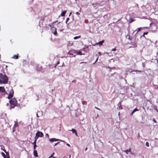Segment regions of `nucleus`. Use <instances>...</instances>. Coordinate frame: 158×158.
Returning a JSON list of instances; mask_svg holds the SVG:
<instances>
[{
	"instance_id": "f257e3e1",
	"label": "nucleus",
	"mask_w": 158,
	"mask_h": 158,
	"mask_svg": "<svg viewBox=\"0 0 158 158\" xmlns=\"http://www.w3.org/2000/svg\"><path fill=\"white\" fill-rule=\"evenodd\" d=\"M8 78L6 75L2 73L0 74V83L6 84L7 83Z\"/></svg>"
},
{
	"instance_id": "f03ea898",
	"label": "nucleus",
	"mask_w": 158,
	"mask_h": 158,
	"mask_svg": "<svg viewBox=\"0 0 158 158\" xmlns=\"http://www.w3.org/2000/svg\"><path fill=\"white\" fill-rule=\"evenodd\" d=\"M10 106L9 107L10 109L14 108L16 106H18L17 104V102L15 98H13L9 101Z\"/></svg>"
},
{
	"instance_id": "7ed1b4c3",
	"label": "nucleus",
	"mask_w": 158,
	"mask_h": 158,
	"mask_svg": "<svg viewBox=\"0 0 158 158\" xmlns=\"http://www.w3.org/2000/svg\"><path fill=\"white\" fill-rule=\"evenodd\" d=\"M9 94L8 96V98L9 99L11 98L13 96L14 91L12 89H11L9 91Z\"/></svg>"
},
{
	"instance_id": "20e7f679",
	"label": "nucleus",
	"mask_w": 158,
	"mask_h": 158,
	"mask_svg": "<svg viewBox=\"0 0 158 158\" xmlns=\"http://www.w3.org/2000/svg\"><path fill=\"white\" fill-rule=\"evenodd\" d=\"M51 27V30L52 33L55 35H57V32L56 28L54 27Z\"/></svg>"
},
{
	"instance_id": "39448f33",
	"label": "nucleus",
	"mask_w": 158,
	"mask_h": 158,
	"mask_svg": "<svg viewBox=\"0 0 158 158\" xmlns=\"http://www.w3.org/2000/svg\"><path fill=\"white\" fill-rule=\"evenodd\" d=\"M4 152L6 153V155L4 153L2 152V154L3 157L4 158H9V153L6 152L5 150H4Z\"/></svg>"
},
{
	"instance_id": "423d86ee",
	"label": "nucleus",
	"mask_w": 158,
	"mask_h": 158,
	"mask_svg": "<svg viewBox=\"0 0 158 158\" xmlns=\"http://www.w3.org/2000/svg\"><path fill=\"white\" fill-rule=\"evenodd\" d=\"M35 135H37L39 137H42L44 136V134L42 132L39 131H38L37 132Z\"/></svg>"
},
{
	"instance_id": "0eeeda50",
	"label": "nucleus",
	"mask_w": 158,
	"mask_h": 158,
	"mask_svg": "<svg viewBox=\"0 0 158 158\" xmlns=\"http://www.w3.org/2000/svg\"><path fill=\"white\" fill-rule=\"evenodd\" d=\"M49 141L51 142H53L56 141H60L61 142H64V141L62 140L59 139H55L54 138H52L51 139H49Z\"/></svg>"
},
{
	"instance_id": "6e6552de",
	"label": "nucleus",
	"mask_w": 158,
	"mask_h": 158,
	"mask_svg": "<svg viewBox=\"0 0 158 158\" xmlns=\"http://www.w3.org/2000/svg\"><path fill=\"white\" fill-rule=\"evenodd\" d=\"M18 126V122H15V123L13 127V131H15V128L16 127Z\"/></svg>"
},
{
	"instance_id": "1a4fd4ad",
	"label": "nucleus",
	"mask_w": 158,
	"mask_h": 158,
	"mask_svg": "<svg viewBox=\"0 0 158 158\" xmlns=\"http://www.w3.org/2000/svg\"><path fill=\"white\" fill-rule=\"evenodd\" d=\"M33 155L35 157H38V155L37 154V151L35 150H34L33 152Z\"/></svg>"
},
{
	"instance_id": "9d476101",
	"label": "nucleus",
	"mask_w": 158,
	"mask_h": 158,
	"mask_svg": "<svg viewBox=\"0 0 158 158\" xmlns=\"http://www.w3.org/2000/svg\"><path fill=\"white\" fill-rule=\"evenodd\" d=\"M5 90L3 87H0V93H3L5 92Z\"/></svg>"
},
{
	"instance_id": "9b49d317",
	"label": "nucleus",
	"mask_w": 158,
	"mask_h": 158,
	"mask_svg": "<svg viewBox=\"0 0 158 158\" xmlns=\"http://www.w3.org/2000/svg\"><path fill=\"white\" fill-rule=\"evenodd\" d=\"M71 131L73 133L75 134V135L77 136V131L75 129L73 128L72 129Z\"/></svg>"
},
{
	"instance_id": "f8f14e48",
	"label": "nucleus",
	"mask_w": 158,
	"mask_h": 158,
	"mask_svg": "<svg viewBox=\"0 0 158 158\" xmlns=\"http://www.w3.org/2000/svg\"><path fill=\"white\" fill-rule=\"evenodd\" d=\"M66 11L65 10H64L63 12H62L61 15V16H64L65 15V14L66 13Z\"/></svg>"
},
{
	"instance_id": "ddd939ff",
	"label": "nucleus",
	"mask_w": 158,
	"mask_h": 158,
	"mask_svg": "<svg viewBox=\"0 0 158 158\" xmlns=\"http://www.w3.org/2000/svg\"><path fill=\"white\" fill-rule=\"evenodd\" d=\"M138 110L136 108H135L132 111V113H131V115H132L135 112Z\"/></svg>"
},
{
	"instance_id": "4468645a",
	"label": "nucleus",
	"mask_w": 158,
	"mask_h": 158,
	"mask_svg": "<svg viewBox=\"0 0 158 158\" xmlns=\"http://www.w3.org/2000/svg\"><path fill=\"white\" fill-rule=\"evenodd\" d=\"M13 58L15 59H17L18 58V55H14L12 57Z\"/></svg>"
},
{
	"instance_id": "2eb2a0df",
	"label": "nucleus",
	"mask_w": 158,
	"mask_h": 158,
	"mask_svg": "<svg viewBox=\"0 0 158 158\" xmlns=\"http://www.w3.org/2000/svg\"><path fill=\"white\" fill-rule=\"evenodd\" d=\"M104 42V40H102V41H100V42H99L98 44L99 45H101L103 43V42Z\"/></svg>"
},
{
	"instance_id": "dca6fc26",
	"label": "nucleus",
	"mask_w": 158,
	"mask_h": 158,
	"mask_svg": "<svg viewBox=\"0 0 158 158\" xmlns=\"http://www.w3.org/2000/svg\"><path fill=\"white\" fill-rule=\"evenodd\" d=\"M81 37V36L80 35H79V36H75V37H74L73 38V39H74V40H76L77 39H78V38H80Z\"/></svg>"
},
{
	"instance_id": "f3484780",
	"label": "nucleus",
	"mask_w": 158,
	"mask_h": 158,
	"mask_svg": "<svg viewBox=\"0 0 158 158\" xmlns=\"http://www.w3.org/2000/svg\"><path fill=\"white\" fill-rule=\"evenodd\" d=\"M130 152V150L127 149L124 151V152L126 153V154H127L128 152Z\"/></svg>"
},
{
	"instance_id": "a211bd4d",
	"label": "nucleus",
	"mask_w": 158,
	"mask_h": 158,
	"mask_svg": "<svg viewBox=\"0 0 158 158\" xmlns=\"http://www.w3.org/2000/svg\"><path fill=\"white\" fill-rule=\"evenodd\" d=\"M83 54H84L82 53V52L81 51H78L77 55H83Z\"/></svg>"
},
{
	"instance_id": "6ab92c4d",
	"label": "nucleus",
	"mask_w": 158,
	"mask_h": 158,
	"mask_svg": "<svg viewBox=\"0 0 158 158\" xmlns=\"http://www.w3.org/2000/svg\"><path fill=\"white\" fill-rule=\"evenodd\" d=\"M141 29V27H139V28H138L137 30V31L136 32V34H137L139 31H140Z\"/></svg>"
},
{
	"instance_id": "aec40b11",
	"label": "nucleus",
	"mask_w": 158,
	"mask_h": 158,
	"mask_svg": "<svg viewBox=\"0 0 158 158\" xmlns=\"http://www.w3.org/2000/svg\"><path fill=\"white\" fill-rule=\"evenodd\" d=\"M39 138V137H38V136L37 135H35V140L36 141Z\"/></svg>"
},
{
	"instance_id": "412c9836",
	"label": "nucleus",
	"mask_w": 158,
	"mask_h": 158,
	"mask_svg": "<svg viewBox=\"0 0 158 158\" xmlns=\"http://www.w3.org/2000/svg\"><path fill=\"white\" fill-rule=\"evenodd\" d=\"M148 32H144L143 33L142 36H143V37H144V35H147L148 34Z\"/></svg>"
},
{
	"instance_id": "4be33fe9",
	"label": "nucleus",
	"mask_w": 158,
	"mask_h": 158,
	"mask_svg": "<svg viewBox=\"0 0 158 158\" xmlns=\"http://www.w3.org/2000/svg\"><path fill=\"white\" fill-rule=\"evenodd\" d=\"M78 52V51H77V50H74V52L75 54H76L77 55Z\"/></svg>"
},
{
	"instance_id": "5701e85b",
	"label": "nucleus",
	"mask_w": 158,
	"mask_h": 158,
	"mask_svg": "<svg viewBox=\"0 0 158 158\" xmlns=\"http://www.w3.org/2000/svg\"><path fill=\"white\" fill-rule=\"evenodd\" d=\"M92 5L94 8L96 7H97V4H96L93 3L92 4Z\"/></svg>"
},
{
	"instance_id": "b1692460",
	"label": "nucleus",
	"mask_w": 158,
	"mask_h": 158,
	"mask_svg": "<svg viewBox=\"0 0 158 158\" xmlns=\"http://www.w3.org/2000/svg\"><path fill=\"white\" fill-rule=\"evenodd\" d=\"M69 20V18H67L66 20L65 23H67Z\"/></svg>"
},
{
	"instance_id": "393cba45",
	"label": "nucleus",
	"mask_w": 158,
	"mask_h": 158,
	"mask_svg": "<svg viewBox=\"0 0 158 158\" xmlns=\"http://www.w3.org/2000/svg\"><path fill=\"white\" fill-rule=\"evenodd\" d=\"M146 145L147 147H149V143L148 142H146Z\"/></svg>"
},
{
	"instance_id": "a878e982",
	"label": "nucleus",
	"mask_w": 158,
	"mask_h": 158,
	"mask_svg": "<svg viewBox=\"0 0 158 158\" xmlns=\"http://www.w3.org/2000/svg\"><path fill=\"white\" fill-rule=\"evenodd\" d=\"M55 153H53L51 155V156H50L49 157V158H51V157H52L54 155Z\"/></svg>"
},
{
	"instance_id": "bb28decb",
	"label": "nucleus",
	"mask_w": 158,
	"mask_h": 158,
	"mask_svg": "<svg viewBox=\"0 0 158 158\" xmlns=\"http://www.w3.org/2000/svg\"><path fill=\"white\" fill-rule=\"evenodd\" d=\"M36 144L34 145L33 148H34V150H35V148H36Z\"/></svg>"
},
{
	"instance_id": "cd10ccee",
	"label": "nucleus",
	"mask_w": 158,
	"mask_h": 158,
	"mask_svg": "<svg viewBox=\"0 0 158 158\" xmlns=\"http://www.w3.org/2000/svg\"><path fill=\"white\" fill-rule=\"evenodd\" d=\"M116 49L115 48H114L112 49H111V51H116Z\"/></svg>"
},
{
	"instance_id": "c85d7f7f",
	"label": "nucleus",
	"mask_w": 158,
	"mask_h": 158,
	"mask_svg": "<svg viewBox=\"0 0 158 158\" xmlns=\"http://www.w3.org/2000/svg\"><path fill=\"white\" fill-rule=\"evenodd\" d=\"M76 14L77 15H78V16H79L80 14V13L78 12H76Z\"/></svg>"
},
{
	"instance_id": "c756f323",
	"label": "nucleus",
	"mask_w": 158,
	"mask_h": 158,
	"mask_svg": "<svg viewBox=\"0 0 158 158\" xmlns=\"http://www.w3.org/2000/svg\"><path fill=\"white\" fill-rule=\"evenodd\" d=\"M36 141L35 140V141L33 143V144L34 145L36 144Z\"/></svg>"
},
{
	"instance_id": "7c9ffc66",
	"label": "nucleus",
	"mask_w": 158,
	"mask_h": 158,
	"mask_svg": "<svg viewBox=\"0 0 158 158\" xmlns=\"http://www.w3.org/2000/svg\"><path fill=\"white\" fill-rule=\"evenodd\" d=\"M122 106H121V105H120V106H119V109H122Z\"/></svg>"
},
{
	"instance_id": "2f4dec72",
	"label": "nucleus",
	"mask_w": 158,
	"mask_h": 158,
	"mask_svg": "<svg viewBox=\"0 0 158 158\" xmlns=\"http://www.w3.org/2000/svg\"><path fill=\"white\" fill-rule=\"evenodd\" d=\"M142 65L143 67H144L145 66V64L144 63H143L142 64Z\"/></svg>"
},
{
	"instance_id": "473e14b6",
	"label": "nucleus",
	"mask_w": 158,
	"mask_h": 158,
	"mask_svg": "<svg viewBox=\"0 0 158 158\" xmlns=\"http://www.w3.org/2000/svg\"><path fill=\"white\" fill-rule=\"evenodd\" d=\"M82 63H84V64H86V62H81L80 63V64H82Z\"/></svg>"
},
{
	"instance_id": "72a5a7b5",
	"label": "nucleus",
	"mask_w": 158,
	"mask_h": 158,
	"mask_svg": "<svg viewBox=\"0 0 158 158\" xmlns=\"http://www.w3.org/2000/svg\"><path fill=\"white\" fill-rule=\"evenodd\" d=\"M59 143V142H58V143H55V146H56Z\"/></svg>"
},
{
	"instance_id": "f704fd0d",
	"label": "nucleus",
	"mask_w": 158,
	"mask_h": 158,
	"mask_svg": "<svg viewBox=\"0 0 158 158\" xmlns=\"http://www.w3.org/2000/svg\"><path fill=\"white\" fill-rule=\"evenodd\" d=\"M66 145L69 147H70V145L69 144L67 143V144Z\"/></svg>"
},
{
	"instance_id": "c9c22d12",
	"label": "nucleus",
	"mask_w": 158,
	"mask_h": 158,
	"mask_svg": "<svg viewBox=\"0 0 158 158\" xmlns=\"http://www.w3.org/2000/svg\"><path fill=\"white\" fill-rule=\"evenodd\" d=\"M98 58H97V59H96V61H95V62H96L98 61Z\"/></svg>"
},
{
	"instance_id": "e433bc0d",
	"label": "nucleus",
	"mask_w": 158,
	"mask_h": 158,
	"mask_svg": "<svg viewBox=\"0 0 158 158\" xmlns=\"http://www.w3.org/2000/svg\"><path fill=\"white\" fill-rule=\"evenodd\" d=\"M46 135L47 136H48V138H49V135H48V134H46Z\"/></svg>"
},
{
	"instance_id": "4c0bfd02",
	"label": "nucleus",
	"mask_w": 158,
	"mask_h": 158,
	"mask_svg": "<svg viewBox=\"0 0 158 158\" xmlns=\"http://www.w3.org/2000/svg\"><path fill=\"white\" fill-rule=\"evenodd\" d=\"M98 54H99V55H101V52H98Z\"/></svg>"
},
{
	"instance_id": "58836bf2",
	"label": "nucleus",
	"mask_w": 158,
	"mask_h": 158,
	"mask_svg": "<svg viewBox=\"0 0 158 158\" xmlns=\"http://www.w3.org/2000/svg\"><path fill=\"white\" fill-rule=\"evenodd\" d=\"M71 14H72V12H71L70 13V14H69V16H70V15Z\"/></svg>"
},
{
	"instance_id": "ea45409f",
	"label": "nucleus",
	"mask_w": 158,
	"mask_h": 158,
	"mask_svg": "<svg viewBox=\"0 0 158 158\" xmlns=\"http://www.w3.org/2000/svg\"><path fill=\"white\" fill-rule=\"evenodd\" d=\"M59 63V61H58L57 62V64H58Z\"/></svg>"
},
{
	"instance_id": "a19ab883",
	"label": "nucleus",
	"mask_w": 158,
	"mask_h": 158,
	"mask_svg": "<svg viewBox=\"0 0 158 158\" xmlns=\"http://www.w3.org/2000/svg\"><path fill=\"white\" fill-rule=\"evenodd\" d=\"M9 105V103H7V104H6V105L7 106H8V105Z\"/></svg>"
},
{
	"instance_id": "79ce46f5",
	"label": "nucleus",
	"mask_w": 158,
	"mask_h": 158,
	"mask_svg": "<svg viewBox=\"0 0 158 158\" xmlns=\"http://www.w3.org/2000/svg\"><path fill=\"white\" fill-rule=\"evenodd\" d=\"M87 149V148H86L85 149V151H86Z\"/></svg>"
},
{
	"instance_id": "37998d69",
	"label": "nucleus",
	"mask_w": 158,
	"mask_h": 158,
	"mask_svg": "<svg viewBox=\"0 0 158 158\" xmlns=\"http://www.w3.org/2000/svg\"><path fill=\"white\" fill-rule=\"evenodd\" d=\"M153 121H154V122H156V121H155V119H154L153 120Z\"/></svg>"
},
{
	"instance_id": "c03bdc74",
	"label": "nucleus",
	"mask_w": 158,
	"mask_h": 158,
	"mask_svg": "<svg viewBox=\"0 0 158 158\" xmlns=\"http://www.w3.org/2000/svg\"><path fill=\"white\" fill-rule=\"evenodd\" d=\"M36 115L37 117H38V116L37 114H36Z\"/></svg>"
},
{
	"instance_id": "a18cd8bd",
	"label": "nucleus",
	"mask_w": 158,
	"mask_h": 158,
	"mask_svg": "<svg viewBox=\"0 0 158 158\" xmlns=\"http://www.w3.org/2000/svg\"><path fill=\"white\" fill-rule=\"evenodd\" d=\"M58 25H60V23L58 24L57 26H58Z\"/></svg>"
},
{
	"instance_id": "49530a36",
	"label": "nucleus",
	"mask_w": 158,
	"mask_h": 158,
	"mask_svg": "<svg viewBox=\"0 0 158 158\" xmlns=\"http://www.w3.org/2000/svg\"><path fill=\"white\" fill-rule=\"evenodd\" d=\"M96 62H94V63L93 64H94Z\"/></svg>"
},
{
	"instance_id": "de8ad7c7",
	"label": "nucleus",
	"mask_w": 158,
	"mask_h": 158,
	"mask_svg": "<svg viewBox=\"0 0 158 158\" xmlns=\"http://www.w3.org/2000/svg\"><path fill=\"white\" fill-rule=\"evenodd\" d=\"M137 30H135V31H134V32H135V31H136Z\"/></svg>"
},
{
	"instance_id": "09e8293b",
	"label": "nucleus",
	"mask_w": 158,
	"mask_h": 158,
	"mask_svg": "<svg viewBox=\"0 0 158 158\" xmlns=\"http://www.w3.org/2000/svg\"><path fill=\"white\" fill-rule=\"evenodd\" d=\"M52 158H55V157H53Z\"/></svg>"
}]
</instances>
